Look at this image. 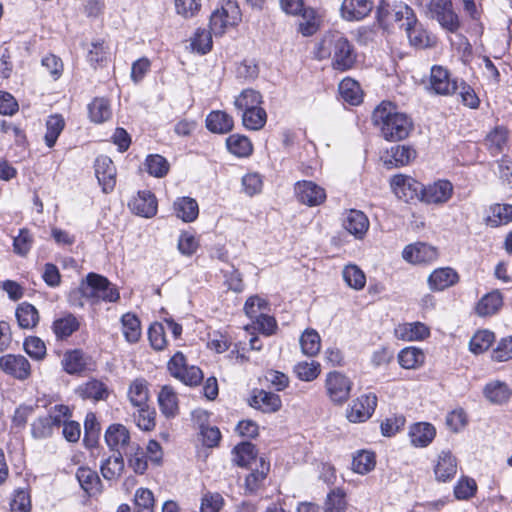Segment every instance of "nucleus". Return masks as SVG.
I'll use <instances>...</instances> for the list:
<instances>
[{
  "label": "nucleus",
  "instance_id": "1",
  "mask_svg": "<svg viewBox=\"0 0 512 512\" xmlns=\"http://www.w3.org/2000/svg\"><path fill=\"white\" fill-rule=\"evenodd\" d=\"M314 54L318 60L331 58L332 67L338 71L351 69L357 57L353 45L339 31L326 32L316 45Z\"/></svg>",
  "mask_w": 512,
  "mask_h": 512
},
{
  "label": "nucleus",
  "instance_id": "2",
  "mask_svg": "<svg viewBox=\"0 0 512 512\" xmlns=\"http://www.w3.org/2000/svg\"><path fill=\"white\" fill-rule=\"evenodd\" d=\"M372 122L387 141H400L408 137L413 129L411 118L389 102H381L372 113Z\"/></svg>",
  "mask_w": 512,
  "mask_h": 512
},
{
  "label": "nucleus",
  "instance_id": "3",
  "mask_svg": "<svg viewBox=\"0 0 512 512\" xmlns=\"http://www.w3.org/2000/svg\"><path fill=\"white\" fill-rule=\"evenodd\" d=\"M79 293L87 299L116 302L119 299L118 290L111 285L108 279L96 273H89L86 282L79 287Z\"/></svg>",
  "mask_w": 512,
  "mask_h": 512
},
{
  "label": "nucleus",
  "instance_id": "4",
  "mask_svg": "<svg viewBox=\"0 0 512 512\" xmlns=\"http://www.w3.org/2000/svg\"><path fill=\"white\" fill-rule=\"evenodd\" d=\"M425 16L437 21L443 29L450 33L457 32L461 26L451 0H429L425 6Z\"/></svg>",
  "mask_w": 512,
  "mask_h": 512
},
{
  "label": "nucleus",
  "instance_id": "5",
  "mask_svg": "<svg viewBox=\"0 0 512 512\" xmlns=\"http://www.w3.org/2000/svg\"><path fill=\"white\" fill-rule=\"evenodd\" d=\"M71 412L68 406L59 404L51 408L46 416L38 417L31 423V435L34 439H45L53 434L54 428H59Z\"/></svg>",
  "mask_w": 512,
  "mask_h": 512
},
{
  "label": "nucleus",
  "instance_id": "6",
  "mask_svg": "<svg viewBox=\"0 0 512 512\" xmlns=\"http://www.w3.org/2000/svg\"><path fill=\"white\" fill-rule=\"evenodd\" d=\"M242 14L236 1L227 0L210 16V29L214 35H223L227 28L237 26Z\"/></svg>",
  "mask_w": 512,
  "mask_h": 512
},
{
  "label": "nucleus",
  "instance_id": "7",
  "mask_svg": "<svg viewBox=\"0 0 512 512\" xmlns=\"http://www.w3.org/2000/svg\"><path fill=\"white\" fill-rule=\"evenodd\" d=\"M390 185L395 195L406 202L422 198L423 184L410 176L395 175Z\"/></svg>",
  "mask_w": 512,
  "mask_h": 512
},
{
  "label": "nucleus",
  "instance_id": "8",
  "mask_svg": "<svg viewBox=\"0 0 512 512\" xmlns=\"http://www.w3.org/2000/svg\"><path fill=\"white\" fill-rule=\"evenodd\" d=\"M297 200L309 207L319 206L326 200L325 189L313 181H298L294 186Z\"/></svg>",
  "mask_w": 512,
  "mask_h": 512
},
{
  "label": "nucleus",
  "instance_id": "9",
  "mask_svg": "<svg viewBox=\"0 0 512 512\" xmlns=\"http://www.w3.org/2000/svg\"><path fill=\"white\" fill-rule=\"evenodd\" d=\"M0 369L7 375L26 380L31 375V365L27 358L20 354H6L0 357Z\"/></svg>",
  "mask_w": 512,
  "mask_h": 512
},
{
  "label": "nucleus",
  "instance_id": "10",
  "mask_svg": "<svg viewBox=\"0 0 512 512\" xmlns=\"http://www.w3.org/2000/svg\"><path fill=\"white\" fill-rule=\"evenodd\" d=\"M352 382L340 372H331L326 378V389L330 399L335 403L345 402L350 395Z\"/></svg>",
  "mask_w": 512,
  "mask_h": 512
},
{
  "label": "nucleus",
  "instance_id": "11",
  "mask_svg": "<svg viewBox=\"0 0 512 512\" xmlns=\"http://www.w3.org/2000/svg\"><path fill=\"white\" fill-rule=\"evenodd\" d=\"M376 405L377 397L375 394L362 395L353 401L347 410V418L353 423L364 422L372 416Z\"/></svg>",
  "mask_w": 512,
  "mask_h": 512
},
{
  "label": "nucleus",
  "instance_id": "12",
  "mask_svg": "<svg viewBox=\"0 0 512 512\" xmlns=\"http://www.w3.org/2000/svg\"><path fill=\"white\" fill-rule=\"evenodd\" d=\"M95 175L104 193L113 191L116 185V167L113 161L105 155L98 156L95 160Z\"/></svg>",
  "mask_w": 512,
  "mask_h": 512
},
{
  "label": "nucleus",
  "instance_id": "13",
  "mask_svg": "<svg viewBox=\"0 0 512 512\" xmlns=\"http://www.w3.org/2000/svg\"><path fill=\"white\" fill-rule=\"evenodd\" d=\"M431 89L439 95H452L458 89V81L451 79L447 69L442 66H433L430 75Z\"/></svg>",
  "mask_w": 512,
  "mask_h": 512
},
{
  "label": "nucleus",
  "instance_id": "14",
  "mask_svg": "<svg viewBox=\"0 0 512 512\" xmlns=\"http://www.w3.org/2000/svg\"><path fill=\"white\" fill-rule=\"evenodd\" d=\"M374 8L372 0H343L340 13L347 21H361L366 18Z\"/></svg>",
  "mask_w": 512,
  "mask_h": 512
},
{
  "label": "nucleus",
  "instance_id": "15",
  "mask_svg": "<svg viewBox=\"0 0 512 512\" xmlns=\"http://www.w3.org/2000/svg\"><path fill=\"white\" fill-rule=\"evenodd\" d=\"M128 205L132 212L145 218H151L157 213V199L155 195L148 190L139 191Z\"/></svg>",
  "mask_w": 512,
  "mask_h": 512
},
{
  "label": "nucleus",
  "instance_id": "16",
  "mask_svg": "<svg viewBox=\"0 0 512 512\" xmlns=\"http://www.w3.org/2000/svg\"><path fill=\"white\" fill-rule=\"evenodd\" d=\"M453 186L449 181L439 180L427 187L423 186L421 201L428 204L447 202L452 196Z\"/></svg>",
  "mask_w": 512,
  "mask_h": 512
},
{
  "label": "nucleus",
  "instance_id": "17",
  "mask_svg": "<svg viewBox=\"0 0 512 512\" xmlns=\"http://www.w3.org/2000/svg\"><path fill=\"white\" fill-rule=\"evenodd\" d=\"M403 258L414 264L430 263L434 261L437 256V250L425 243H416L406 246L403 250Z\"/></svg>",
  "mask_w": 512,
  "mask_h": 512
},
{
  "label": "nucleus",
  "instance_id": "18",
  "mask_svg": "<svg viewBox=\"0 0 512 512\" xmlns=\"http://www.w3.org/2000/svg\"><path fill=\"white\" fill-rule=\"evenodd\" d=\"M411 46L418 49H425L434 46L435 37L423 27V25L415 18V24L410 23L404 28Z\"/></svg>",
  "mask_w": 512,
  "mask_h": 512
},
{
  "label": "nucleus",
  "instance_id": "19",
  "mask_svg": "<svg viewBox=\"0 0 512 512\" xmlns=\"http://www.w3.org/2000/svg\"><path fill=\"white\" fill-rule=\"evenodd\" d=\"M346 231L357 239H362L369 229L368 217L360 210H349L343 220Z\"/></svg>",
  "mask_w": 512,
  "mask_h": 512
},
{
  "label": "nucleus",
  "instance_id": "20",
  "mask_svg": "<svg viewBox=\"0 0 512 512\" xmlns=\"http://www.w3.org/2000/svg\"><path fill=\"white\" fill-rule=\"evenodd\" d=\"M457 472V460L450 451H442L438 455L434 467L435 477L438 481L446 482L451 480Z\"/></svg>",
  "mask_w": 512,
  "mask_h": 512
},
{
  "label": "nucleus",
  "instance_id": "21",
  "mask_svg": "<svg viewBox=\"0 0 512 512\" xmlns=\"http://www.w3.org/2000/svg\"><path fill=\"white\" fill-rule=\"evenodd\" d=\"M76 478L81 488L89 496H97L102 492V482L96 471L89 467H80L77 469Z\"/></svg>",
  "mask_w": 512,
  "mask_h": 512
},
{
  "label": "nucleus",
  "instance_id": "22",
  "mask_svg": "<svg viewBox=\"0 0 512 512\" xmlns=\"http://www.w3.org/2000/svg\"><path fill=\"white\" fill-rule=\"evenodd\" d=\"M249 404L262 412L271 413L278 411L282 403L279 395L265 390H259L251 397Z\"/></svg>",
  "mask_w": 512,
  "mask_h": 512
},
{
  "label": "nucleus",
  "instance_id": "23",
  "mask_svg": "<svg viewBox=\"0 0 512 512\" xmlns=\"http://www.w3.org/2000/svg\"><path fill=\"white\" fill-rule=\"evenodd\" d=\"M158 404L162 414L174 418L179 413L178 396L170 385H164L158 394Z\"/></svg>",
  "mask_w": 512,
  "mask_h": 512
},
{
  "label": "nucleus",
  "instance_id": "24",
  "mask_svg": "<svg viewBox=\"0 0 512 512\" xmlns=\"http://www.w3.org/2000/svg\"><path fill=\"white\" fill-rule=\"evenodd\" d=\"M458 279L457 272L452 268H439L430 274L428 284L432 290L441 291L456 284Z\"/></svg>",
  "mask_w": 512,
  "mask_h": 512
},
{
  "label": "nucleus",
  "instance_id": "25",
  "mask_svg": "<svg viewBox=\"0 0 512 512\" xmlns=\"http://www.w3.org/2000/svg\"><path fill=\"white\" fill-rule=\"evenodd\" d=\"M398 339L406 341H419L430 335L429 328L421 322L400 324L395 328Z\"/></svg>",
  "mask_w": 512,
  "mask_h": 512
},
{
  "label": "nucleus",
  "instance_id": "26",
  "mask_svg": "<svg viewBox=\"0 0 512 512\" xmlns=\"http://www.w3.org/2000/svg\"><path fill=\"white\" fill-rule=\"evenodd\" d=\"M503 305V296L498 290L485 294L477 303L475 312L480 317L496 314Z\"/></svg>",
  "mask_w": 512,
  "mask_h": 512
},
{
  "label": "nucleus",
  "instance_id": "27",
  "mask_svg": "<svg viewBox=\"0 0 512 512\" xmlns=\"http://www.w3.org/2000/svg\"><path fill=\"white\" fill-rule=\"evenodd\" d=\"M76 393L82 399H90L93 401L106 400L109 396L107 386L97 379H91L79 385L76 389Z\"/></svg>",
  "mask_w": 512,
  "mask_h": 512
},
{
  "label": "nucleus",
  "instance_id": "28",
  "mask_svg": "<svg viewBox=\"0 0 512 512\" xmlns=\"http://www.w3.org/2000/svg\"><path fill=\"white\" fill-rule=\"evenodd\" d=\"M233 118L223 111H212L206 117V127L213 133L226 134L233 129Z\"/></svg>",
  "mask_w": 512,
  "mask_h": 512
},
{
  "label": "nucleus",
  "instance_id": "29",
  "mask_svg": "<svg viewBox=\"0 0 512 512\" xmlns=\"http://www.w3.org/2000/svg\"><path fill=\"white\" fill-rule=\"evenodd\" d=\"M301 20L298 24V32L304 37H309L317 33L321 27V17L318 12L312 7H306L302 13Z\"/></svg>",
  "mask_w": 512,
  "mask_h": 512
},
{
  "label": "nucleus",
  "instance_id": "30",
  "mask_svg": "<svg viewBox=\"0 0 512 512\" xmlns=\"http://www.w3.org/2000/svg\"><path fill=\"white\" fill-rule=\"evenodd\" d=\"M130 434L127 428L122 424H112L105 433V441L114 452H120L129 443Z\"/></svg>",
  "mask_w": 512,
  "mask_h": 512
},
{
  "label": "nucleus",
  "instance_id": "31",
  "mask_svg": "<svg viewBox=\"0 0 512 512\" xmlns=\"http://www.w3.org/2000/svg\"><path fill=\"white\" fill-rule=\"evenodd\" d=\"M80 327L77 317L71 313H67L60 318L54 320L52 330L57 339L63 340L71 336Z\"/></svg>",
  "mask_w": 512,
  "mask_h": 512
},
{
  "label": "nucleus",
  "instance_id": "32",
  "mask_svg": "<svg viewBox=\"0 0 512 512\" xmlns=\"http://www.w3.org/2000/svg\"><path fill=\"white\" fill-rule=\"evenodd\" d=\"M252 471L245 479V490L249 494H254L261 487L270 469L269 462L263 458L259 459V468L249 467Z\"/></svg>",
  "mask_w": 512,
  "mask_h": 512
},
{
  "label": "nucleus",
  "instance_id": "33",
  "mask_svg": "<svg viewBox=\"0 0 512 512\" xmlns=\"http://www.w3.org/2000/svg\"><path fill=\"white\" fill-rule=\"evenodd\" d=\"M435 434V428L429 423L414 424L409 431L411 443L416 447L427 446L432 442Z\"/></svg>",
  "mask_w": 512,
  "mask_h": 512
},
{
  "label": "nucleus",
  "instance_id": "34",
  "mask_svg": "<svg viewBox=\"0 0 512 512\" xmlns=\"http://www.w3.org/2000/svg\"><path fill=\"white\" fill-rule=\"evenodd\" d=\"M17 322L22 329H32L39 322V313L30 303L23 302L18 305L15 312Z\"/></svg>",
  "mask_w": 512,
  "mask_h": 512
},
{
  "label": "nucleus",
  "instance_id": "35",
  "mask_svg": "<svg viewBox=\"0 0 512 512\" xmlns=\"http://www.w3.org/2000/svg\"><path fill=\"white\" fill-rule=\"evenodd\" d=\"M174 211L176 216L184 222H192L197 218L199 208L196 200L193 198L182 197L174 202Z\"/></svg>",
  "mask_w": 512,
  "mask_h": 512
},
{
  "label": "nucleus",
  "instance_id": "36",
  "mask_svg": "<svg viewBox=\"0 0 512 512\" xmlns=\"http://www.w3.org/2000/svg\"><path fill=\"white\" fill-rule=\"evenodd\" d=\"M226 146L228 151L237 157H248L253 152L250 139L240 134L230 135L226 139Z\"/></svg>",
  "mask_w": 512,
  "mask_h": 512
},
{
  "label": "nucleus",
  "instance_id": "37",
  "mask_svg": "<svg viewBox=\"0 0 512 512\" xmlns=\"http://www.w3.org/2000/svg\"><path fill=\"white\" fill-rule=\"evenodd\" d=\"M324 512H357V510L348 507L344 490L335 488L327 495Z\"/></svg>",
  "mask_w": 512,
  "mask_h": 512
},
{
  "label": "nucleus",
  "instance_id": "38",
  "mask_svg": "<svg viewBox=\"0 0 512 512\" xmlns=\"http://www.w3.org/2000/svg\"><path fill=\"white\" fill-rule=\"evenodd\" d=\"M388 155L390 157L389 160H386V164H392L395 167L405 166L409 164L416 157V151L406 145H397L391 147L388 151Z\"/></svg>",
  "mask_w": 512,
  "mask_h": 512
},
{
  "label": "nucleus",
  "instance_id": "39",
  "mask_svg": "<svg viewBox=\"0 0 512 512\" xmlns=\"http://www.w3.org/2000/svg\"><path fill=\"white\" fill-rule=\"evenodd\" d=\"M508 131L504 127L494 128L485 138V146L492 156L500 154L507 144Z\"/></svg>",
  "mask_w": 512,
  "mask_h": 512
},
{
  "label": "nucleus",
  "instance_id": "40",
  "mask_svg": "<svg viewBox=\"0 0 512 512\" xmlns=\"http://www.w3.org/2000/svg\"><path fill=\"white\" fill-rule=\"evenodd\" d=\"M101 473L106 480H114L121 476L124 470V460L120 452H114L107 458L100 467Z\"/></svg>",
  "mask_w": 512,
  "mask_h": 512
},
{
  "label": "nucleus",
  "instance_id": "41",
  "mask_svg": "<svg viewBox=\"0 0 512 512\" xmlns=\"http://www.w3.org/2000/svg\"><path fill=\"white\" fill-rule=\"evenodd\" d=\"M235 462L242 467H252L257 464V450L254 444L243 442L234 448Z\"/></svg>",
  "mask_w": 512,
  "mask_h": 512
},
{
  "label": "nucleus",
  "instance_id": "42",
  "mask_svg": "<svg viewBox=\"0 0 512 512\" xmlns=\"http://www.w3.org/2000/svg\"><path fill=\"white\" fill-rule=\"evenodd\" d=\"M512 221V205L495 204L490 208V214L486 218L487 225L498 227Z\"/></svg>",
  "mask_w": 512,
  "mask_h": 512
},
{
  "label": "nucleus",
  "instance_id": "43",
  "mask_svg": "<svg viewBox=\"0 0 512 512\" xmlns=\"http://www.w3.org/2000/svg\"><path fill=\"white\" fill-rule=\"evenodd\" d=\"M62 365L68 374H79L86 369L87 363L84 353L81 350L75 349L64 354Z\"/></svg>",
  "mask_w": 512,
  "mask_h": 512
},
{
  "label": "nucleus",
  "instance_id": "44",
  "mask_svg": "<svg viewBox=\"0 0 512 512\" xmlns=\"http://www.w3.org/2000/svg\"><path fill=\"white\" fill-rule=\"evenodd\" d=\"M89 117L94 123H103L112 116L109 101L105 98H95L88 106Z\"/></svg>",
  "mask_w": 512,
  "mask_h": 512
},
{
  "label": "nucleus",
  "instance_id": "45",
  "mask_svg": "<svg viewBox=\"0 0 512 512\" xmlns=\"http://www.w3.org/2000/svg\"><path fill=\"white\" fill-rule=\"evenodd\" d=\"M339 93L351 105H358L362 101L360 85L352 78L347 77L340 82Z\"/></svg>",
  "mask_w": 512,
  "mask_h": 512
},
{
  "label": "nucleus",
  "instance_id": "46",
  "mask_svg": "<svg viewBox=\"0 0 512 512\" xmlns=\"http://www.w3.org/2000/svg\"><path fill=\"white\" fill-rule=\"evenodd\" d=\"M128 397L133 406H146L149 398L147 382L144 379H135L129 387Z\"/></svg>",
  "mask_w": 512,
  "mask_h": 512
},
{
  "label": "nucleus",
  "instance_id": "47",
  "mask_svg": "<svg viewBox=\"0 0 512 512\" xmlns=\"http://www.w3.org/2000/svg\"><path fill=\"white\" fill-rule=\"evenodd\" d=\"M121 323L126 341L136 343L141 337V325L137 316L132 313H126L121 317Z\"/></svg>",
  "mask_w": 512,
  "mask_h": 512
},
{
  "label": "nucleus",
  "instance_id": "48",
  "mask_svg": "<svg viewBox=\"0 0 512 512\" xmlns=\"http://www.w3.org/2000/svg\"><path fill=\"white\" fill-rule=\"evenodd\" d=\"M300 346L303 354L313 357L317 355L321 347V338L314 329H306L300 337Z\"/></svg>",
  "mask_w": 512,
  "mask_h": 512
},
{
  "label": "nucleus",
  "instance_id": "49",
  "mask_svg": "<svg viewBox=\"0 0 512 512\" xmlns=\"http://www.w3.org/2000/svg\"><path fill=\"white\" fill-rule=\"evenodd\" d=\"M262 104L261 94L254 89L243 90L234 101V105L238 110L248 111L250 109L259 108Z\"/></svg>",
  "mask_w": 512,
  "mask_h": 512
},
{
  "label": "nucleus",
  "instance_id": "50",
  "mask_svg": "<svg viewBox=\"0 0 512 512\" xmlns=\"http://www.w3.org/2000/svg\"><path fill=\"white\" fill-rule=\"evenodd\" d=\"M485 397L494 404H502L510 397L508 386L500 381L488 383L484 388Z\"/></svg>",
  "mask_w": 512,
  "mask_h": 512
},
{
  "label": "nucleus",
  "instance_id": "51",
  "mask_svg": "<svg viewBox=\"0 0 512 512\" xmlns=\"http://www.w3.org/2000/svg\"><path fill=\"white\" fill-rule=\"evenodd\" d=\"M145 169L153 177L162 178L170 169L168 161L159 154L148 155L145 160Z\"/></svg>",
  "mask_w": 512,
  "mask_h": 512
},
{
  "label": "nucleus",
  "instance_id": "52",
  "mask_svg": "<svg viewBox=\"0 0 512 512\" xmlns=\"http://www.w3.org/2000/svg\"><path fill=\"white\" fill-rule=\"evenodd\" d=\"M424 353L417 348L408 347L400 351L399 364L405 369H415L424 362Z\"/></svg>",
  "mask_w": 512,
  "mask_h": 512
},
{
  "label": "nucleus",
  "instance_id": "53",
  "mask_svg": "<svg viewBox=\"0 0 512 512\" xmlns=\"http://www.w3.org/2000/svg\"><path fill=\"white\" fill-rule=\"evenodd\" d=\"M65 126L64 119L61 115H52L48 118L46 122V133H45V143L49 148H52L59 135L63 131Z\"/></svg>",
  "mask_w": 512,
  "mask_h": 512
},
{
  "label": "nucleus",
  "instance_id": "54",
  "mask_svg": "<svg viewBox=\"0 0 512 512\" xmlns=\"http://www.w3.org/2000/svg\"><path fill=\"white\" fill-rule=\"evenodd\" d=\"M342 275L347 285L355 290L363 289L366 284V276L357 265H346L342 271Z\"/></svg>",
  "mask_w": 512,
  "mask_h": 512
},
{
  "label": "nucleus",
  "instance_id": "55",
  "mask_svg": "<svg viewBox=\"0 0 512 512\" xmlns=\"http://www.w3.org/2000/svg\"><path fill=\"white\" fill-rule=\"evenodd\" d=\"M266 121V111L261 107L244 111L242 114V123L250 130H260L264 127Z\"/></svg>",
  "mask_w": 512,
  "mask_h": 512
},
{
  "label": "nucleus",
  "instance_id": "56",
  "mask_svg": "<svg viewBox=\"0 0 512 512\" xmlns=\"http://www.w3.org/2000/svg\"><path fill=\"white\" fill-rule=\"evenodd\" d=\"M495 339L493 332L480 330L474 334L469 342L470 351L474 354H481L489 349Z\"/></svg>",
  "mask_w": 512,
  "mask_h": 512
},
{
  "label": "nucleus",
  "instance_id": "57",
  "mask_svg": "<svg viewBox=\"0 0 512 512\" xmlns=\"http://www.w3.org/2000/svg\"><path fill=\"white\" fill-rule=\"evenodd\" d=\"M376 464L375 455L369 451H360L354 456L352 461V469L358 474H366L374 469Z\"/></svg>",
  "mask_w": 512,
  "mask_h": 512
},
{
  "label": "nucleus",
  "instance_id": "58",
  "mask_svg": "<svg viewBox=\"0 0 512 512\" xmlns=\"http://www.w3.org/2000/svg\"><path fill=\"white\" fill-rule=\"evenodd\" d=\"M212 31L198 28L191 39L192 49L200 54H206L212 49Z\"/></svg>",
  "mask_w": 512,
  "mask_h": 512
},
{
  "label": "nucleus",
  "instance_id": "59",
  "mask_svg": "<svg viewBox=\"0 0 512 512\" xmlns=\"http://www.w3.org/2000/svg\"><path fill=\"white\" fill-rule=\"evenodd\" d=\"M416 17L414 10L409 5L400 2L392 7L390 20L402 22L401 27L405 28L410 23L415 24Z\"/></svg>",
  "mask_w": 512,
  "mask_h": 512
},
{
  "label": "nucleus",
  "instance_id": "60",
  "mask_svg": "<svg viewBox=\"0 0 512 512\" xmlns=\"http://www.w3.org/2000/svg\"><path fill=\"white\" fill-rule=\"evenodd\" d=\"M320 364L316 361H303L299 362L294 367V372L297 377L302 381H313L320 374Z\"/></svg>",
  "mask_w": 512,
  "mask_h": 512
},
{
  "label": "nucleus",
  "instance_id": "61",
  "mask_svg": "<svg viewBox=\"0 0 512 512\" xmlns=\"http://www.w3.org/2000/svg\"><path fill=\"white\" fill-rule=\"evenodd\" d=\"M137 408L133 415L136 425L144 431L152 430L155 427V410L149 409L148 405Z\"/></svg>",
  "mask_w": 512,
  "mask_h": 512
},
{
  "label": "nucleus",
  "instance_id": "62",
  "mask_svg": "<svg viewBox=\"0 0 512 512\" xmlns=\"http://www.w3.org/2000/svg\"><path fill=\"white\" fill-rule=\"evenodd\" d=\"M131 451L128 457L129 467H131L135 473L143 474L148 467L146 453L139 445L132 446Z\"/></svg>",
  "mask_w": 512,
  "mask_h": 512
},
{
  "label": "nucleus",
  "instance_id": "63",
  "mask_svg": "<svg viewBox=\"0 0 512 512\" xmlns=\"http://www.w3.org/2000/svg\"><path fill=\"white\" fill-rule=\"evenodd\" d=\"M224 505L221 494L206 492L201 498L200 512H219Z\"/></svg>",
  "mask_w": 512,
  "mask_h": 512
},
{
  "label": "nucleus",
  "instance_id": "64",
  "mask_svg": "<svg viewBox=\"0 0 512 512\" xmlns=\"http://www.w3.org/2000/svg\"><path fill=\"white\" fill-rule=\"evenodd\" d=\"M491 358L497 362H505L512 359V336L502 338L491 354Z\"/></svg>",
  "mask_w": 512,
  "mask_h": 512
}]
</instances>
